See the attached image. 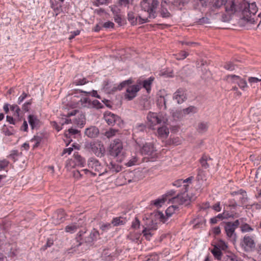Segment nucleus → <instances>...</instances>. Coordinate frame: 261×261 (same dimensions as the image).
Masks as SVG:
<instances>
[{"label":"nucleus","instance_id":"obj_36","mask_svg":"<svg viewBox=\"0 0 261 261\" xmlns=\"http://www.w3.org/2000/svg\"><path fill=\"white\" fill-rule=\"evenodd\" d=\"M188 55L189 54L185 51H181L179 53L174 55V56L177 60H180L185 59Z\"/></svg>","mask_w":261,"mask_h":261},{"label":"nucleus","instance_id":"obj_34","mask_svg":"<svg viewBox=\"0 0 261 261\" xmlns=\"http://www.w3.org/2000/svg\"><path fill=\"white\" fill-rule=\"evenodd\" d=\"M146 228L150 230H156L158 228L157 223L152 220H148Z\"/></svg>","mask_w":261,"mask_h":261},{"label":"nucleus","instance_id":"obj_6","mask_svg":"<svg viewBox=\"0 0 261 261\" xmlns=\"http://www.w3.org/2000/svg\"><path fill=\"white\" fill-rule=\"evenodd\" d=\"M123 145L121 141L119 139H116L111 143L109 153L111 156L116 157L121 153Z\"/></svg>","mask_w":261,"mask_h":261},{"label":"nucleus","instance_id":"obj_61","mask_svg":"<svg viewBox=\"0 0 261 261\" xmlns=\"http://www.w3.org/2000/svg\"><path fill=\"white\" fill-rule=\"evenodd\" d=\"M140 221L137 218L132 222V227L133 228L137 229L139 227Z\"/></svg>","mask_w":261,"mask_h":261},{"label":"nucleus","instance_id":"obj_60","mask_svg":"<svg viewBox=\"0 0 261 261\" xmlns=\"http://www.w3.org/2000/svg\"><path fill=\"white\" fill-rule=\"evenodd\" d=\"M20 130L24 132H28V125L27 121L26 120H24L22 125L20 127Z\"/></svg>","mask_w":261,"mask_h":261},{"label":"nucleus","instance_id":"obj_48","mask_svg":"<svg viewBox=\"0 0 261 261\" xmlns=\"http://www.w3.org/2000/svg\"><path fill=\"white\" fill-rule=\"evenodd\" d=\"M6 120L10 124H13L15 125H16L18 123V121L16 120L15 118H14L13 117L8 115L6 117Z\"/></svg>","mask_w":261,"mask_h":261},{"label":"nucleus","instance_id":"obj_40","mask_svg":"<svg viewBox=\"0 0 261 261\" xmlns=\"http://www.w3.org/2000/svg\"><path fill=\"white\" fill-rule=\"evenodd\" d=\"M117 132V130L116 129H110L109 130H107L105 133V136L108 138H110L114 136Z\"/></svg>","mask_w":261,"mask_h":261},{"label":"nucleus","instance_id":"obj_31","mask_svg":"<svg viewBox=\"0 0 261 261\" xmlns=\"http://www.w3.org/2000/svg\"><path fill=\"white\" fill-rule=\"evenodd\" d=\"M2 132L6 136H11L14 134V131L12 129V127H10L9 128L6 127V125H4L3 128H2Z\"/></svg>","mask_w":261,"mask_h":261},{"label":"nucleus","instance_id":"obj_2","mask_svg":"<svg viewBox=\"0 0 261 261\" xmlns=\"http://www.w3.org/2000/svg\"><path fill=\"white\" fill-rule=\"evenodd\" d=\"M159 2L158 0H143L140 3L141 10L147 12L148 16L142 19L141 23L149 21L148 19L154 18L156 16V9Z\"/></svg>","mask_w":261,"mask_h":261},{"label":"nucleus","instance_id":"obj_19","mask_svg":"<svg viewBox=\"0 0 261 261\" xmlns=\"http://www.w3.org/2000/svg\"><path fill=\"white\" fill-rule=\"evenodd\" d=\"M141 234L135 232H130L127 236V239L131 241L132 242L138 243Z\"/></svg>","mask_w":261,"mask_h":261},{"label":"nucleus","instance_id":"obj_18","mask_svg":"<svg viewBox=\"0 0 261 261\" xmlns=\"http://www.w3.org/2000/svg\"><path fill=\"white\" fill-rule=\"evenodd\" d=\"M127 18L130 23L133 25L136 24L137 23V21L138 20L141 23L142 21V19L141 16H139L138 17H136L134 12H129L127 14Z\"/></svg>","mask_w":261,"mask_h":261},{"label":"nucleus","instance_id":"obj_14","mask_svg":"<svg viewBox=\"0 0 261 261\" xmlns=\"http://www.w3.org/2000/svg\"><path fill=\"white\" fill-rule=\"evenodd\" d=\"M234 226L232 224V222H228L225 224V230L227 236L230 238H235L236 234L234 233L235 230Z\"/></svg>","mask_w":261,"mask_h":261},{"label":"nucleus","instance_id":"obj_56","mask_svg":"<svg viewBox=\"0 0 261 261\" xmlns=\"http://www.w3.org/2000/svg\"><path fill=\"white\" fill-rule=\"evenodd\" d=\"M203 6H207L208 5H212L213 3V0H199Z\"/></svg>","mask_w":261,"mask_h":261},{"label":"nucleus","instance_id":"obj_62","mask_svg":"<svg viewBox=\"0 0 261 261\" xmlns=\"http://www.w3.org/2000/svg\"><path fill=\"white\" fill-rule=\"evenodd\" d=\"M224 261H237L234 255H226Z\"/></svg>","mask_w":261,"mask_h":261},{"label":"nucleus","instance_id":"obj_37","mask_svg":"<svg viewBox=\"0 0 261 261\" xmlns=\"http://www.w3.org/2000/svg\"><path fill=\"white\" fill-rule=\"evenodd\" d=\"M74 158L79 165L83 166L85 163V160L79 154H74Z\"/></svg>","mask_w":261,"mask_h":261},{"label":"nucleus","instance_id":"obj_24","mask_svg":"<svg viewBox=\"0 0 261 261\" xmlns=\"http://www.w3.org/2000/svg\"><path fill=\"white\" fill-rule=\"evenodd\" d=\"M125 223V221L122 218L116 217L113 218L112 221V224L114 226H119L124 225Z\"/></svg>","mask_w":261,"mask_h":261},{"label":"nucleus","instance_id":"obj_46","mask_svg":"<svg viewBox=\"0 0 261 261\" xmlns=\"http://www.w3.org/2000/svg\"><path fill=\"white\" fill-rule=\"evenodd\" d=\"M169 3H171L172 4L176 6H180L181 5H183L185 3L184 0H167Z\"/></svg>","mask_w":261,"mask_h":261},{"label":"nucleus","instance_id":"obj_12","mask_svg":"<svg viewBox=\"0 0 261 261\" xmlns=\"http://www.w3.org/2000/svg\"><path fill=\"white\" fill-rule=\"evenodd\" d=\"M193 178V176H190L185 180L182 179H178L173 183V185L177 187H180L183 185L182 192L185 193L188 190V184H191Z\"/></svg>","mask_w":261,"mask_h":261},{"label":"nucleus","instance_id":"obj_26","mask_svg":"<svg viewBox=\"0 0 261 261\" xmlns=\"http://www.w3.org/2000/svg\"><path fill=\"white\" fill-rule=\"evenodd\" d=\"M237 83L238 84L240 88L243 90H245L248 87L246 81L244 79H241L240 77V79H238V80L237 81Z\"/></svg>","mask_w":261,"mask_h":261},{"label":"nucleus","instance_id":"obj_64","mask_svg":"<svg viewBox=\"0 0 261 261\" xmlns=\"http://www.w3.org/2000/svg\"><path fill=\"white\" fill-rule=\"evenodd\" d=\"M212 208L217 212H220L221 207L220 206V202L215 203L212 207Z\"/></svg>","mask_w":261,"mask_h":261},{"label":"nucleus","instance_id":"obj_52","mask_svg":"<svg viewBox=\"0 0 261 261\" xmlns=\"http://www.w3.org/2000/svg\"><path fill=\"white\" fill-rule=\"evenodd\" d=\"M100 227L102 231H107L111 227V224L109 223H102L100 225Z\"/></svg>","mask_w":261,"mask_h":261},{"label":"nucleus","instance_id":"obj_51","mask_svg":"<svg viewBox=\"0 0 261 261\" xmlns=\"http://www.w3.org/2000/svg\"><path fill=\"white\" fill-rule=\"evenodd\" d=\"M79 133V130L72 128H69L67 132L65 133V135L68 137L69 135H75Z\"/></svg>","mask_w":261,"mask_h":261},{"label":"nucleus","instance_id":"obj_23","mask_svg":"<svg viewBox=\"0 0 261 261\" xmlns=\"http://www.w3.org/2000/svg\"><path fill=\"white\" fill-rule=\"evenodd\" d=\"M153 79L154 78L150 77L148 79L144 81L143 82V87L147 90L148 93L149 92L151 89V85Z\"/></svg>","mask_w":261,"mask_h":261},{"label":"nucleus","instance_id":"obj_38","mask_svg":"<svg viewBox=\"0 0 261 261\" xmlns=\"http://www.w3.org/2000/svg\"><path fill=\"white\" fill-rule=\"evenodd\" d=\"M241 229L243 232H250L253 230V229L247 223L242 225Z\"/></svg>","mask_w":261,"mask_h":261},{"label":"nucleus","instance_id":"obj_57","mask_svg":"<svg viewBox=\"0 0 261 261\" xmlns=\"http://www.w3.org/2000/svg\"><path fill=\"white\" fill-rule=\"evenodd\" d=\"M248 82L249 84L252 85L254 83H256L260 81V79H259L255 77H249L248 78Z\"/></svg>","mask_w":261,"mask_h":261},{"label":"nucleus","instance_id":"obj_59","mask_svg":"<svg viewBox=\"0 0 261 261\" xmlns=\"http://www.w3.org/2000/svg\"><path fill=\"white\" fill-rule=\"evenodd\" d=\"M114 19L116 23H118L119 25L122 24V18L120 15H115L114 17Z\"/></svg>","mask_w":261,"mask_h":261},{"label":"nucleus","instance_id":"obj_13","mask_svg":"<svg viewBox=\"0 0 261 261\" xmlns=\"http://www.w3.org/2000/svg\"><path fill=\"white\" fill-rule=\"evenodd\" d=\"M187 98L185 91L182 89H178L173 95V99L178 103H182Z\"/></svg>","mask_w":261,"mask_h":261},{"label":"nucleus","instance_id":"obj_49","mask_svg":"<svg viewBox=\"0 0 261 261\" xmlns=\"http://www.w3.org/2000/svg\"><path fill=\"white\" fill-rule=\"evenodd\" d=\"M72 174L73 176L76 179H80L83 176L81 171L79 170H74Z\"/></svg>","mask_w":261,"mask_h":261},{"label":"nucleus","instance_id":"obj_39","mask_svg":"<svg viewBox=\"0 0 261 261\" xmlns=\"http://www.w3.org/2000/svg\"><path fill=\"white\" fill-rule=\"evenodd\" d=\"M231 216L227 213L224 212L222 214H218L216 217L217 218V219L219 220H223L225 219H227L228 218H230Z\"/></svg>","mask_w":261,"mask_h":261},{"label":"nucleus","instance_id":"obj_4","mask_svg":"<svg viewBox=\"0 0 261 261\" xmlns=\"http://www.w3.org/2000/svg\"><path fill=\"white\" fill-rule=\"evenodd\" d=\"M88 166L91 170L94 175L98 174L99 176L106 172V169L95 158H91L88 161Z\"/></svg>","mask_w":261,"mask_h":261},{"label":"nucleus","instance_id":"obj_5","mask_svg":"<svg viewBox=\"0 0 261 261\" xmlns=\"http://www.w3.org/2000/svg\"><path fill=\"white\" fill-rule=\"evenodd\" d=\"M91 151L98 157H102L105 153V148L103 144L98 141L91 142L87 146Z\"/></svg>","mask_w":261,"mask_h":261},{"label":"nucleus","instance_id":"obj_20","mask_svg":"<svg viewBox=\"0 0 261 261\" xmlns=\"http://www.w3.org/2000/svg\"><path fill=\"white\" fill-rule=\"evenodd\" d=\"M79 227L80 226L79 225H77L76 223H72L66 226L65 228V230L66 232L73 233L75 232Z\"/></svg>","mask_w":261,"mask_h":261},{"label":"nucleus","instance_id":"obj_32","mask_svg":"<svg viewBox=\"0 0 261 261\" xmlns=\"http://www.w3.org/2000/svg\"><path fill=\"white\" fill-rule=\"evenodd\" d=\"M146 129V126L144 124H139L137 125L134 128V132L135 133H138L139 132H143Z\"/></svg>","mask_w":261,"mask_h":261},{"label":"nucleus","instance_id":"obj_33","mask_svg":"<svg viewBox=\"0 0 261 261\" xmlns=\"http://www.w3.org/2000/svg\"><path fill=\"white\" fill-rule=\"evenodd\" d=\"M166 199L165 198L163 197L162 198H159L152 201L153 204L156 207H159L162 206V205L165 203Z\"/></svg>","mask_w":261,"mask_h":261},{"label":"nucleus","instance_id":"obj_41","mask_svg":"<svg viewBox=\"0 0 261 261\" xmlns=\"http://www.w3.org/2000/svg\"><path fill=\"white\" fill-rule=\"evenodd\" d=\"M196 178L199 181L205 180V175L204 172L201 169H198Z\"/></svg>","mask_w":261,"mask_h":261},{"label":"nucleus","instance_id":"obj_53","mask_svg":"<svg viewBox=\"0 0 261 261\" xmlns=\"http://www.w3.org/2000/svg\"><path fill=\"white\" fill-rule=\"evenodd\" d=\"M130 83L131 82L130 80L124 81L122 82L121 83H120V85L118 86L117 88H115V89L116 90H121L123 88V87H124L127 85H128V84ZM113 88H115V87H114Z\"/></svg>","mask_w":261,"mask_h":261},{"label":"nucleus","instance_id":"obj_8","mask_svg":"<svg viewBox=\"0 0 261 261\" xmlns=\"http://www.w3.org/2000/svg\"><path fill=\"white\" fill-rule=\"evenodd\" d=\"M104 118L108 124L110 125H114L116 124L120 126L122 123L121 118L118 116L111 112L106 113L104 115Z\"/></svg>","mask_w":261,"mask_h":261},{"label":"nucleus","instance_id":"obj_35","mask_svg":"<svg viewBox=\"0 0 261 261\" xmlns=\"http://www.w3.org/2000/svg\"><path fill=\"white\" fill-rule=\"evenodd\" d=\"M238 79H240V76L236 75H228L226 76V80L231 83H237Z\"/></svg>","mask_w":261,"mask_h":261},{"label":"nucleus","instance_id":"obj_22","mask_svg":"<svg viewBox=\"0 0 261 261\" xmlns=\"http://www.w3.org/2000/svg\"><path fill=\"white\" fill-rule=\"evenodd\" d=\"M211 252L213 254L215 259L219 260L221 259L222 253L221 250L214 246V248L212 249Z\"/></svg>","mask_w":261,"mask_h":261},{"label":"nucleus","instance_id":"obj_1","mask_svg":"<svg viewBox=\"0 0 261 261\" xmlns=\"http://www.w3.org/2000/svg\"><path fill=\"white\" fill-rule=\"evenodd\" d=\"M223 5L225 7V11L227 13L232 14L236 11L241 12L242 19L250 23H254L255 22L253 16L258 11V8L255 2L249 3L247 1H243L237 6L234 0H226Z\"/></svg>","mask_w":261,"mask_h":261},{"label":"nucleus","instance_id":"obj_16","mask_svg":"<svg viewBox=\"0 0 261 261\" xmlns=\"http://www.w3.org/2000/svg\"><path fill=\"white\" fill-rule=\"evenodd\" d=\"M169 134L168 128L166 126L159 127L157 130L158 136L161 138H167Z\"/></svg>","mask_w":261,"mask_h":261},{"label":"nucleus","instance_id":"obj_63","mask_svg":"<svg viewBox=\"0 0 261 261\" xmlns=\"http://www.w3.org/2000/svg\"><path fill=\"white\" fill-rule=\"evenodd\" d=\"M31 101L26 102L22 106V109L25 111H28L30 109V106L31 105Z\"/></svg>","mask_w":261,"mask_h":261},{"label":"nucleus","instance_id":"obj_58","mask_svg":"<svg viewBox=\"0 0 261 261\" xmlns=\"http://www.w3.org/2000/svg\"><path fill=\"white\" fill-rule=\"evenodd\" d=\"M102 26H103V27H104L106 29L113 28L114 27V23L113 22L109 21L105 22L103 24Z\"/></svg>","mask_w":261,"mask_h":261},{"label":"nucleus","instance_id":"obj_54","mask_svg":"<svg viewBox=\"0 0 261 261\" xmlns=\"http://www.w3.org/2000/svg\"><path fill=\"white\" fill-rule=\"evenodd\" d=\"M161 15L163 17L168 18L170 16V13L166 9L162 8L161 11Z\"/></svg>","mask_w":261,"mask_h":261},{"label":"nucleus","instance_id":"obj_47","mask_svg":"<svg viewBox=\"0 0 261 261\" xmlns=\"http://www.w3.org/2000/svg\"><path fill=\"white\" fill-rule=\"evenodd\" d=\"M9 162L6 160H3L0 161V171L4 170L8 166Z\"/></svg>","mask_w":261,"mask_h":261},{"label":"nucleus","instance_id":"obj_9","mask_svg":"<svg viewBox=\"0 0 261 261\" xmlns=\"http://www.w3.org/2000/svg\"><path fill=\"white\" fill-rule=\"evenodd\" d=\"M241 245L246 251L252 250L255 246L253 237L248 235L245 236Z\"/></svg>","mask_w":261,"mask_h":261},{"label":"nucleus","instance_id":"obj_29","mask_svg":"<svg viewBox=\"0 0 261 261\" xmlns=\"http://www.w3.org/2000/svg\"><path fill=\"white\" fill-rule=\"evenodd\" d=\"M197 111V109L194 106H190L187 108L184 109L182 111V113L185 114H189L190 113H195Z\"/></svg>","mask_w":261,"mask_h":261},{"label":"nucleus","instance_id":"obj_44","mask_svg":"<svg viewBox=\"0 0 261 261\" xmlns=\"http://www.w3.org/2000/svg\"><path fill=\"white\" fill-rule=\"evenodd\" d=\"M236 66L230 62L226 63L224 65V68L227 70L232 71L235 69Z\"/></svg>","mask_w":261,"mask_h":261},{"label":"nucleus","instance_id":"obj_25","mask_svg":"<svg viewBox=\"0 0 261 261\" xmlns=\"http://www.w3.org/2000/svg\"><path fill=\"white\" fill-rule=\"evenodd\" d=\"M214 246L221 250H226L228 247L227 244L221 240H219Z\"/></svg>","mask_w":261,"mask_h":261},{"label":"nucleus","instance_id":"obj_30","mask_svg":"<svg viewBox=\"0 0 261 261\" xmlns=\"http://www.w3.org/2000/svg\"><path fill=\"white\" fill-rule=\"evenodd\" d=\"M208 128L207 123L206 122H200L198 124L197 130L200 133H203L205 132Z\"/></svg>","mask_w":261,"mask_h":261},{"label":"nucleus","instance_id":"obj_3","mask_svg":"<svg viewBox=\"0 0 261 261\" xmlns=\"http://www.w3.org/2000/svg\"><path fill=\"white\" fill-rule=\"evenodd\" d=\"M147 123L150 128L154 129V126L161 123H165L167 119L163 113L149 112L147 116Z\"/></svg>","mask_w":261,"mask_h":261},{"label":"nucleus","instance_id":"obj_11","mask_svg":"<svg viewBox=\"0 0 261 261\" xmlns=\"http://www.w3.org/2000/svg\"><path fill=\"white\" fill-rule=\"evenodd\" d=\"M140 86L138 85L128 86L124 95L125 98L128 100L133 99L137 95V93L140 90Z\"/></svg>","mask_w":261,"mask_h":261},{"label":"nucleus","instance_id":"obj_7","mask_svg":"<svg viewBox=\"0 0 261 261\" xmlns=\"http://www.w3.org/2000/svg\"><path fill=\"white\" fill-rule=\"evenodd\" d=\"M140 152L142 155H146L151 159H154L157 156L156 150L151 143H146L141 147Z\"/></svg>","mask_w":261,"mask_h":261},{"label":"nucleus","instance_id":"obj_43","mask_svg":"<svg viewBox=\"0 0 261 261\" xmlns=\"http://www.w3.org/2000/svg\"><path fill=\"white\" fill-rule=\"evenodd\" d=\"M62 6L60 5L59 6H56L55 4L53 3H51V7L53 9L54 12L56 13V15H57L62 11Z\"/></svg>","mask_w":261,"mask_h":261},{"label":"nucleus","instance_id":"obj_15","mask_svg":"<svg viewBox=\"0 0 261 261\" xmlns=\"http://www.w3.org/2000/svg\"><path fill=\"white\" fill-rule=\"evenodd\" d=\"M85 134L89 138H95L99 134V130L95 126H91L85 129Z\"/></svg>","mask_w":261,"mask_h":261},{"label":"nucleus","instance_id":"obj_55","mask_svg":"<svg viewBox=\"0 0 261 261\" xmlns=\"http://www.w3.org/2000/svg\"><path fill=\"white\" fill-rule=\"evenodd\" d=\"M150 229H148L147 228H145V229L142 231V233L144 236L146 237V239L149 240L151 236V233L150 232Z\"/></svg>","mask_w":261,"mask_h":261},{"label":"nucleus","instance_id":"obj_50","mask_svg":"<svg viewBox=\"0 0 261 261\" xmlns=\"http://www.w3.org/2000/svg\"><path fill=\"white\" fill-rule=\"evenodd\" d=\"M137 162V159L136 157H133L130 160H129L127 163H125V165L127 167H130L135 165Z\"/></svg>","mask_w":261,"mask_h":261},{"label":"nucleus","instance_id":"obj_45","mask_svg":"<svg viewBox=\"0 0 261 261\" xmlns=\"http://www.w3.org/2000/svg\"><path fill=\"white\" fill-rule=\"evenodd\" d=\"M200 162L202 167H203L204 168L206 169L208 167V164L207 163V158L206 156H202Z\"/></svg>","mask_w":261,"mask_h":261},{"label":"nucleus","instance_id":"obj_17","mask_svg":"<svg viewBox=\"0 0 261 261\" xmlns=\"http://www.w3.org/2000/svg\"><path fill=\"white\" fill-rule=\"evenodd\" d=\"M28 122L32 129L38 126L40 121L36 116L30 115L28 116Z\"/></svg>","mask_w":261,"mask_h":261},{"label":"nucleus","instance_id":"obj_28","mask_svg":"<svg viewBox=\"0 0 261 261\" xmlns=\"http://www.w3.org/2000/svg\"><path fill=\"white\" fill-rule=\"evenodd\" d=\"M42 138L41 137L38 136H34V137L30 140V142L31 143H34L33 144V148H35L39 146L40 144Z\"/></svg>","mask_w":261,"mask_h":261},{"label":"nucleus","instance_id":"obj_10","mask_svg":"<svg viewBox=\"0 0 261 261\" xmlns=\"http://www.w3.org/2000/svg\"><path fill=\"white\" fill-rule=\"evenodd\" d=\"M177 208L178 207L176 205L170 206L165 212L166 216H164L162 213L159 212L156 214V217L159 218L161 221L165 223L167 221V219L171 217Z\"/></svg>","mask_w":261,"mask_h":261},{"label":"nucleus","instance_id":"obj_27","mask_svg":"<svg viewBox=\"0 0 261 261\" xmlns=\"http://www.w3.org/2000/svg\"><path fill=\"white\" fill-rule=\"evenodd\" d=\"M109 168L110 169V171H111L113 173H117L121 170V167L119 165H116L112 163H110Z\"/></svg>","mask_w":261,"mask_h":261},{"label":"nucleus","instance_id":"obj_42","mask_svg":"<svg viewBox=\"0 0 261 261\" xmlns=\"http://www.w3.org/2000/svg\"><path fill=\"white\" fill-rule=\"evenodd\" d=\"M57 216V219H59L60 220L58 223H60V222H62L63 221V219L64 218L65 215L64 211L62 210H60L58 211L57 214H55L54 215V217H56Z\"/></svg>","mask_w":261,"mask_h":261},{"label":"nucleus","instance_id":"obj_21","mask_svg":"<svg viewBox=\"0 0 261 261\" xmlns=\"http://www.w3.org/2000/svg\"><path fill=\"white\" fill-rule=\"evenodd\" d=\"M10 109L13 113V116L14 118H19L20 112L19 107L16 105H12L10 106Z\"/></svg>","mask_w":261,"mask_h":261}]
</instances>
